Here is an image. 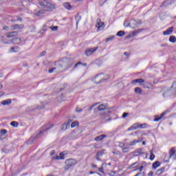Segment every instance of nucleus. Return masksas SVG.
<instances>
[{
  "instance_id": "obj_1",
  "label": "nucleus",
  "mask_w": 176,
  "mask_h": 176,
  "mask_svg": "<svg viewBox=\"0 0 176 176\" xmlns=\"http://www.w3.org/2000/svg\"><path fill=\"white\" fill-rule=\"evenodd\" d=\"M38 5H40V6H43L45 12H52L56 9V6H54V4H51L50 2H47L46 3L39 2Z\"/></svg>"
},
{
  "instance_id": "obj_2",
  "label": "nucleus",
  "mask_w": 176,
  "mask_h": 176,
  "mask_svg": "<svg viewBox=\"0 0 176 176\" xmlns=\"http://www.w3.org/2000/svg\"><path fill=\"white\" fill-rule=\"evenodd\" d=\"M98 111H104V113L107 115V113H112L115 111V109L113 107L108 108V106L102 104L98 107Z\"/></svg>"
},
{
  "instance_id": "obj_3",
  "label": "nucleus",
  "mask_w": 176,
  "mask_h": 176,
  "mask_svg": "<svg viewBox=\"0 0 176 176\" xmlns=\"http://www.w3.org/2000/svg\"><path fill=\"white\" fill-rule=\"evenodd\" d=\"M170 159L175 160V148H171L169 152V155L166 154L164 158V162H169Z\"/></svg>"
},
{
  "instance_id": "obj_4",
  "label": "nucleus",
  "mask_w": 176,
  "mask_h": 176,
  "mask_svg": "<svg viewBox=\"0 0 176 176\" xmlns=\"http://www.w3.org/2000/svg\"><path fill=\"white\" fill-rule=\"evenodd\" d=\"M176 84L175 82H174L170 90L167 91H165L164 94H163V97L166 98V97H168L169 96H171V93L173 92V94H176Z\"/></svg>"
},
{
  "instance_id": "obj_5",
  "label": "nucleus",
  "mask_w": 176,
  "mask_h": 176,
  "mask_svg": "<svg viewBox=\"0 0 176 176\" xmlns=\"http://www.w3.org/2000/svg\"><path fill=\"white\" fill-rule=\"evenodd\" d=\"M76 160L74 159L67 160H66V166L65 167V170H66V171H68V170H69V168L74 166H76Z\"/></svg>"
},
{
  "instance_id": "obj_6",
  "label": "nucleus",
  "mask_w": 176,
  "mask_h": 176,
  "mask_svg": "<svg viewBox=\"0 0 176 176\" xmlns=\"http://www.w3.org/2000/svg\"><path fill=\"white\" fill-rule=\"evenodd\" d=\"M55 68L56 69V72H61V70L63 68H65V62L64 61L56 62Z\"/></svg>"
},
{
  "instance_id": "obj_7",
  "label": "nucleus",
  "mask_w": 176,
  "mask_h": 176,
  "mask_svg": "<svg viewBox=\"0 0 176 176\" xmlns=\"http://www.w3.org/2000/svg\"><path fill=\"white\" fill-rule=\"evenodd\" d=\"M140 24H141V21L133 19L129 22V25L131 28H135L136 27H138Z\"/></svg>"
},
{
  "instance_id": "obj_8",
  "label": "nucleus",
  "mask_w": 176,
  "mask_h": 176,
  "mask_svg": "<svg viewBox=\"0 0 176 176\" xmlns=\"http://www.w3.org/2000/svg\"><path fill=\"white\" fill-rule=\"evenodd\" d=\"M53 126H54V124H52L43 126L40 131L39 135H42L45 131H47L48 130H50V129H52Z\"/></svg>"
},
{
  "instance_id": "obj_9",
  "label": "nucleus",
  "mask_w": 176,
  "mask_h": 176,
  "mask_svg": "<svg viewBox=\"0 0 176 176\" xmlns=\"http://www.w3.org/2000/svg\"><path fill=\"white\" fill-rule=\"evenodd\" d=\"M102 77H101V74H98L95 76L94 78L92 79L94 83L96 85H99V83H102Z\"/></svg>"
},
{
  "instance_id": "obj_10",
  "label": "nucleus",
  "mask_w": 176,
  "mask_h": 176,
  "mask_svg": "<svg viewBox=\"0 0 176 176\" xmlns=\"http://www.w3.org/2000/svg\"><path fill=\"white\" fill-rule=\"evenodd\" d=\"M96 27L98 28V30H103V28L105 27V24L101 21V19H98L96 21Z\"/></svg>"
},
{
  "instance_id": "obj_11",
  "label": "nucleus",
  "mask_w": 176,
  "mask_h": 176,
  "mask_svg": "<svg viewBox=\"0 0 176 176\" xmlns=\"http://www.w3.org/2000/svg\"><path fill=\"white\" fill-rule=\"evenodd\" d=\"M98 47H93V48H89L85 51V54L86 56H87L88 57L89 56H91V54H93V53H94L95 52L97 51Z\"/></svg>"
},
{
  "instance_id": "obj_12",
  "label": "nucleus",
  "mask_w": 176,
  "mask_h": 176,
  "mask_svg": "<svg viewBox=\"0 0 176 176\" xmlns=\"http://www.w3.org/2000/svg\"><path fill=\"white\" fill-rule=\"evenodd\" d=\"M168 111L163 112L160 116H156L155 118L154 119V122H159V120H161V119H163V117L166 116L167 115V113Z\"/></svg>"
},
{
  "instance_id": "obj_13",
  "label": "nucleus",
  "mask_w": 176,
  "mask_h": 176,
  "mask_svg": "<svg viewBox=\"0 0 176 176\" xmlns=\"http://www.w3.org/2000/svg\"><path fill=\"white\" fill-rule=\"evenodd\" d=\"M63 63H65V68H71L72 65H74V62L72 60H69V59H67Z\"/></svg>"
},
{
  "instance_id": "obj_14",
  "label": "nucleus",
  "mask_w": 176,
  "mask_h": 176,
  "mask_svg": "<svg viewBox=\"0 0 176 176\" xmlns=\"http://www.w3.org/2000/svg\"><path fill=\"white\" fill-rule=\"evenodd\" d=\"M104 153H105V150H102V151H98V153H96V160H101V156H102V155H104Z\"/></svg>"
},
{
  "instance_id": "obj_15",
  "label": "nucleus",
  "mask_w": 176,
  "mask_h": 176,
  "mask_svg": "<svg viewBox=\"0 0 176 176\" xmlns=\"http://www.w3.org/2000/svg\"><path fill=\"white\" fill-rule=\"evenodd\" d=\"M174 31V28H168L166 31L163 32V35L166 36V35H171Z\"/></svg>"
},
{
  "instance_id": "obj_16",
  "label": "nucleus",
  "mask_w": 176,
  "mask_h": 176,
  "mask_svg": "<svg viewBox=\"0 0 176 176\" xmlns=\"http://www.w3.org/2000/svg\"><path fill=\"white\" fill-rule=\"evenodd\" d=\"M132 85H137V83H145V80L142 78H138L132 80Z\"/></svg>"
},
{
  "instance_id": "obj_17",
  "label": "nucleus",
  "mask_w": 176,
  "mask_h": 176,
  "mask_svg": "<svg viewBox=\"0 0 176 176\" xmlns=\"http://www.w3.org/2000/svg\"><path fill=\"white\" fill-rule=\"evenodd\" d=\"M7 38H13L14 36H17V32L14 31L11 32H8L6 34Z\"/></svg>"
},
{
  "instance_id": "obj_18",
  "label": "nucleus",
  "mask_w": 176,
  "mask_h": 176,
  "mask_svg": "<svg viewBox=\"0 0 176 176\" xmlns=\"http://www.w3.org/2000/svg\"><path fill=\"white\" fill-rule=\"evenodd\" d=\"M140 166V162H135L133 164H131V165L129 166V168H130L131 170L133 168H137L138 166Z\"/></svg>"
},
{
  "instance_id": "obj_19",
  "label": "nucleus",
  "mask_w": 176,
  "mask_h": 176,
  "mask_svg": "<svg viewBox=\"0 0 176 176\" xmlns=\"http://www.w3.org/2000/svg\"><path fill=\"white\" fill-rule=\"evenodd\" d=\"M1 104L6 106V105H10L12 104V99H7L5 100L1 101Z\"/></svg>"
},
{
  "instance_id": "obj_20",
  "label": "nucleus",
  "mask_w": 176,
  "mask_h": 176,
  "mask_svg": "<svg viewBox=\"0 0 176 176\" xmlns=\"http://www.w3.org/2000/svg\"><path fill=\"white\" fill-rule=\"evenodd\" d=\"M175 0H166L162 3V6H167V5H173Z\"/></svg>"
},
{
  "instance_id": "obj_21",
  "label": "nucleus",
  "mask_w": 176,
  "mask_h": 176,
  "mask_svg": "<svg viewBox=\"0 0 176 176\" xmlns=\"http://www.w3.org/2000/svg\"><path fill=\"white\" fill-rule=\"evenodd\" d=\"M100 76L102 78V83H104L105 80H108V79H109V75L108 74H100Z\"/></svg>"
},
{
  "instance_id": "obj_22",
  "label": "nucleus",
  "mask_w": 176,
  "mask_h": 176,
  "mask_svg": "<svg viewBox=\"0 0 176 176\" xmlns=\"http://www.w3.org/2000/svg\"><path fill=\"white\" fill-rule=\"evenodd\" d=\"M104 138H107V135H100L95 138L94 141H102Z\"/></svg>"
},
{
  "instance_id": "obj_23",
  "label": "nucleus",
  "mask_w": 176,
  "mask_h": 176,
  "mask_svg": "<svg viewBox=\"0 0 176 176\" xmlns=\"http://www.w3.org/2000/svg\"><path fill=\"white\" fill-rule=\"evenodd\" d=\"M134 153L135 154V156H138L139 155H144V151H142V148H138L134 151Z\"/></svg>"
},
{
  "instance_id": "obj_24",
  "label": "nucleus",
  "mask_w": 176,
  "mask_h": 176,
  "mask_svg": "<svg viewBox=\"0 0 176 176\" xmlns=\"http://www.w3.org/2000/svg\"><path fill=\"white\" fill-rule=\"evenodd\" d=\"M63 6L67 10H72V6H71V4L69 3H64Z\"/></svg>"
},
{
  "instance_id": "obj_25",
  "label": "nucleus",
  "mask_w": 176,
  "mask_h": 176,
  "mask_svg": "<svg viewBox=\"0 0 176 176\" xmlns=\"http://www.w3.org/2000/svg\"><path fill=\"white\" fill-rule=\"evenodd\" d=\"M23 25L16 24L11 27L12 30H21L23 28Z\"/></svg>"
},
{
  "instance_id": "obj_26",
  "label": "nucleus",
  "mask_w": 176,
  "mask_h": 176,
  "mask_svg": "<svg viewBox=\"0 0 176 176\" xmlns=\"http://www.w3.org/2000/svg\"><path fill=\"white\" fill-rule=\"evenodd\" d=\"M137 129H138V124H135L128 129V131H134V130H137Z\"/></svg>"
},
{
  "instance_id": "obj_27",
  "label": "nucleus",
  "mask_w": 176,
  "mask_h": 176,
  "mask_svg": "<svg viewBox=\"0 0 176 176\" xmlns=\"http://www.w3.org/2000/svg\"><path fill=\"white\" fill-rule=\"evenodd\" d=\"M21 42V38H16L12 39V43H14V45H19Z\"/></svg>"
},
{
  "instance_id": "obj_28",
  "label": "nucleus",
  "mask_w": 176,
  "mask_h": 176,
  "mask_svg": "<svg viewBox=\"0 0 176 176\" xmlns=\"http://www.w3.org/2000/svg\"><path fill=\"white\" fill-rule=\"evenodd\" d=\"M140 142H141V141H140V140H133L132 142H130L128 144V145H129V146H134V145H135L136 144H138Z\"/></svg>"
},
{
  "instance_id": "obj_29",
  "label": "nucleus",
  "mask_w": 176,
  "mask_h": 176,
  "mask_svg": "<svg viewBox=\"0 0 176 176\" xmlns=\"http://www.w3.org/2000/svg\"><path fill=\"white\" fill-rule=\"evenodd\" d=\"M164 171H166V168L162 167L157 170V175H160L163 174V173H164Z\"/></svg>"
},
{
  "instance_id": "obj_30",
  "label": "nucleus",
  "mask_w": 176,
  "mask_h": 176,
  "mask_svg": "<svg viewBox=\"0 0 176 176\" xmlns=\"http://www.w3.org/2000/svg\"><path fill=\"white\" fill-rule=\"evenodd\" d=\"M157 167H160V162L159 161H157L153 164V168L154 170H156Z\"/></svg>"
},
{
  "instance_id": "obj_31",
  "label": "nucleus",
  "mask_w": 176,
  "mask_h": 176,
  "mask_svg": "<svg viewBox=\"0 0 176 176\" xmlns=\"http://www.w3.org/2000/svg\"><path fill=\"white\" fill-rule=\"evenodd\" d=\"M81 19H82V16H80V15H79V14H78L75 16V20H76V25H78L79 24V21H80Z\"/></svg>"
},
{
  "instance_id": "obj_32",
  "label": "nucleus",
  "mask_w": 176,
  "mask_h": 176,
  "mask_svg": "<svg viewBox=\"0 0 176 176\" xmlns=\"http://www.w3.org/2000/svg\"><path fill=\"white\" fill-rule=\"evenodd\" d=\"M135 93H136V94H142V89H141V88L138 87H135Z\"/></svg>"
},
{
  "instance_id": "obj_33",
  "label": "nucleus",
  "mask_w": 176,
  "mask_h": 176,
  "mask_svg": "<svg viewBox=\"0 0 176 176\" xmlns=\"http://www.w3.org/2000/svg\"><path fill=\"white\" fill-rule=\"evenodd\" d=\"M169 42L171 43H175L176 42V37L175 36H170L169 37Z\"/></svg>"
},
{
  "instance_id": "obj_34",
  "label": "nucleus",
  "mask_w": 176,
  "mask_h": 176,
  "mask_svg": "<svg viewBox=\"0 0 176 176\" xmlns=\"http://www.w3.org/2000/svg\"><path fill=\"white\" fill-rule=\"evenodd\" d=\"M141 31H142V30L141 29L135 30L134 32H132V36H136L137 35H138V34H140V32H141Z\"/></svg>"
},
{
  "instance_id": "obj_35",
  "label": "nucleus",
  "mask_w": 176,
  "mask_h": 176,
  "mask_svg": "<svg viewBox=\"0 0 176 176\" xmlns=\"http://www.w3.org/2000/svg\"><path fill=\"white\" fill-rule=\"evenodd\" d=\"M68 125H67V123H64L63 124H62L60 129L62 130V131H65V130H67V129H68Z\"/></svg>"
},
{
  "instance_id": "obj_36",
  "label": "nucleus",
  "mask_w": 176,
  "mask_h": 176,
  "mask_svg": "<svg viewBox=\"0 0 176 176\" xmlns=\"http://www.w3.org/2000/svg\"><path fill=\"white\" fill-rule=\"evenodd\" d=\"M76 126H79V122L76 121L73 122L71 124L72 129H74V127H76Z\"/></svg>"
},
{
  "instance_id": "obj_37",
  "label": "nucleus",
  "mask_w": 176,
  "mask_h": 176,
  "mask_svg": "<svg viewBox=\"0 0 176 176\" xmlns=\"http://www.w3.org/2000/svg\"><path fill=\"white\" fill-rule=\"evenodd\" d=\"M123 153H129L130 152V148L129 147H125L122 148Z\"/></svg>"
},
{
  "instance_id": "obj_38",
  "label": "nucleus",
  "mask_w": 176,
  "mask_h": 176,
  "mask_svg": "<svg viewBox=\"0 0 176 176\" xmlns=\"http://www.w3.org/2000/svg\"><path fill=\"white\" fill-rule=\"evenodd\" d=\"M10 125L12 126V127H17V126H19V122L13 121L10 123Z\"/></svg>"
},
{
  "instance_id": "obj_39",
  "label": "nucleus",
  "mask_w": 176,
  "mask_h": 176,
  "mask_svg": "<svg viewBox=\"0 0 176 176\" xmlns=\"http://www.w3.org/2000/svg\"><path fill=\"white\" fill-rule=\"evenodd\" d=\"M49 74H53V72H57V69H56V67H53L52 69H50L48 70Z\"/></svg>"
},
{
  "instance_id": "obj_40",
  "label": "nucleus",
  "mask_w": 176,
  "mask_h": 176,
  "mask_svg": "<svg viewBox=\"0 0 176 176\" xmlns=\"http://www.w3.org/2000/svg\"><path fill=\"white\" fill-rule=\"evenodd\" d=\"M150 160H155V154H153V151H150Z\"/></svg>"
},
{
  "instance_id": "obj_41",
  "label": "nucleus",
  "mask_w": 176,
  "mask_h": 176,
  "mask_svg": "<svg viewBox=\"0 0 176 176\" xmlns=\"http://www.w3.org/2000/svg\"><path fill=\"white\" fill-rule=\"evenodd\" d=\"M19 49V47H17V46L15 47H12L10 48V52L14 53L16 52V50H17Z\"/></svg>"
},
{
  "instance_id": "obj_42",
  "label": "nucleus",
  "mask_w": 176,
  "mask_h": 176,
  "mask_svg": "<svg viewBox=\"0 0 176 176\" xmlns=\"http://www.w3.org/2000/svg\"><path fill=\"white\" fill-rule=\"evenodd\" d=\"M124 31H119L117 33V36H124Z\"/></svg>"
},
{
  "instance_id": "obj_43",
  "label": "nucleus",
  "mask_w": 176,
  "mask_h": 176,
  "mask_svg": "<svg viewBox=\"0 0 176 176\" xmlns=\"http://www.w3.org/2000/svg\"><path fill=\"white\" fill-rule=\"evenodd\" d=\"M27 112H31L32 111H35V109L32 107H28L26 109Z\"/></svg>"
},
{
  "instance_id": "obj_44",
  "label": "nucleus",
  "mask_w": 176,
  "mask_h": 176,
  "mask_svg": "<svg viewBox=\"0 0 176 176\" xmlns=\"http://www.w3.org/2000/svg\"><path fill=\"white\" fill-rule=\"evenodd\" d=\"M138 170H139V171L141 173V171H142V170H144V166L142 165L139 168L134 169V171H137Z\"/></svg>"
},
{
  "instance_id": "obj_45",
  "label": "nucleus",
  "mask_w": 176,
  "mask_h": 176,
  "mask_svg": "<svg viewBox=\"0 0 176 176\" xmlns=\"http://www.w3.org/2000/svg\"><path fill=\"white\" fill-rule=\"evenodd\" d=\"M103 166H104V163L102 164L101 168H99V171H100V173H102V174H105V173H104V167H103Z\"/></svg>"
},
{
  "instance_id": "obj_46",
  "label": "nucleus",
  "mask_w": 176,
  "mask_h": 176,
  "mask_svg": "<svg viewBox=\"0 0 176 176\" xmlns=\"http://www.w3.org/2000/svg\"><path fill=\"white\" fill-rule=\"evenodd\" d=\"M113 39H115V36H111L109 38H107L106 42H109V41H113Z\"/></svg>"
},
{
  "instance_id": "obj_47",
  "label": "nucleus",
  "mask_w": 176,
  "mask_h": 176,
  "mask_svg": "<svg viewBox=\"0 0 176 176\" xmlns=\"http://www.w3.org/2000/svg\"><path fill=\"white\" fill-rule=\"evenodd\" d=\"M0 133L1 134H3V135H5V134L8 133V131L6 129H1Z\"/></svg>"
},
{
  "instance_id": "obj_48",
  "label": "nucleus",
  "mask_w": 176,
  "mask_h": 176,
  "mask_svg": "<svg viewBox=\"0 0 176 176\" xmlns=\"http://www.w3.org/2000/svg\"><path fill=\"white\" fill-rule=\"evenodd\" d=\"M50 28L52 30V31H57V30H58V26L50 27Z\"/></svg>"
},
{
  "instance_id": "obj_49",
  "label": "nucleus",
  "mask_w": 176,
  "mask_h": 176,
  "mask_svg": "<svg viewBox=\"0 0 176 176\" xmlns=\"http://www.w3.org/2000/svg\"><path fill=\"white\" fill-rule=\"evenodd\" d=\"M151 83L149 82H146L145 85H144V87H146V89H151Z\"/></svg>"
},
{
  "instance_id": "obj_50",
  "label": "nucleus",
  "mask_w": 176,
  "mask_h": 176,
  "mask_svg": "<svg viewBox=\"0 0 176 176\" xmlns=\"http://www.w3.org/2000/svg\"><path fill=\"white\" fill-rule=\"evenodd\" d=\"M44 11L41 10V11H38V12H36V16H42V14H43Z\"/></svg>"
},
{
  "instance_id": "obj_51",
  "label": "nucleus",
  "mask_w": 176,
  "mask_h": 176,
  "mask_svg": "<svg viewBox=\"0 0 176 176\" xmlns=\"http://www.w3.org/2000/svg\"><path fill=\"white\" fill-rule=\"evenodd\" d=\"M118 146L120 148H124V143H123V142H118Z\"/></svg>"
},
{
  "instance_id": "obj_52",
  "label": "nucleus",
  "mask_w": 176,
  "mask_h": 176,
  "mask_svg": "<svg viewBox=\"0 0 176 176\" xmlns=\"http://www.w3.org/2000/svg\"><path fill=\"white\" fill-rule=\"evenodd\" d=\"M52 159H53V160H61V158L58 155H56V157H53Z\"/></svg>"
},
{
  "instance_id": "obj_53",
  "label": "nucleus",
  "mask_w": 176,
  "mask_h": 176,
  "mask_svg": "<svg viewBox=\"0 0 176 176\" xmlns=\"http://www.w3.org/2000/svg\"><path fill=\"white\" fill-rule=\"evenodd\" d=\"M96 105H98V103H96V104H92V105L89 107V109L88 110H89V111H91V109H93V107H96Z\"/></svg>"
},
{
  "instance_id": "obj_54",
  "label": "nucleus",
  "mask_w": 176,
  "mask_h": 176,
  "mask_svg": "<svg viewBox=\"0 0 176 176\" xmlns=\"http://www.w3.org/2000/svg\"><path fill=\"white\" fill-rule=\"evenodd\" d=\"M127 116H129V113H124L122 114V118H123V119L127 118Z\"/></svg>"
},
{
  "instance_id": "obj_55",
  "label": "nucleus",
  "mask_w": 176,
  "mask_h": 176,
  "mask_svg": "<svg viewBox=\"0 0 176 176\" xmlns=\"http://www.w3.org/2000/svg\"><path fill=\"white\" fill-rule=\"evenodd\" d=\"M129 24H130V22L124 21V27H130V25H129Z\"/></svg>"
},
{
  "instance_id": "obj_56",
  "label": "nucleus",
  "mask_w": 176,
  "mask_h": 176,
  "mask_svg": "<svg viewBox=\"0 0 176 176\" xmlns=\"http://www.w3.org/2000/svg\"><path fill=\"white\" fill-rule=\"evenodd\" d=\"M59 157L63 160L64 159V154L63 153H60L59 154Z\"/></svg>"
},
{
  "instance_id": "obj_57",
  "label": "nucleus",
  "mask_w": 176,
  "mask_h": 176,
  "mask_svg": "<svg viewBox=\"0 0 176 176\" xmlns=\"http://www.w3.org/2000/svg\"><path fill=\"white\" fill-rule=\"evenodd\" d=\"M76 111V112L80 113L83 110L82 109L79 108V107H77Z\"/></svg>"
},
{
  "instance_id": "obj_58",
  "label": "nucleus",
  "mask_w": 176,
  "mask_h": 176,
  "mask_svg": "<svg viewBox=\"0 0 176 176\" xmlns=\"http://www.w3.org/2000/svg\"><path fill=\"white\" fill-rule=\"evenodd\" d=\"M72 121L71 120H69L68 121H67V123L66 124H67V126H68V127H69V126L71 125V122H72Z\"/></svg>"
},
{
  "instance_id": "obj_59",
  "label": "nucleus",
  "mask_w": 176,
  "mask_h": 176,
  "mask_svg": "<svg viewBox=\"0 0 176 176\" xmlns=\"http://www.w3.org/2000/svg\"><path fill=\"white\" fill-rule=\"evenodd\" d=\"M54 153H56V151L52 150V151L50 153V155L51 156H53V155H54Z\"/></svg>"
},
{
  "instance_id": "obj_60",
  "label": "nucleus",
  "mask_w": 176,
  "mask_h": 176,
  "mask_svg": "<svg viewBox=\"0 0 176 176\" xmlns=\"http://www.w3.org/2000/svg\"><path fill=\"white\" fill-rule=\"evenodd\" d=\"M82 63L80 62L77 63L75 65H74V68H76V67H78V65H80Z\"/></svg>"
},
{
  "instance_id": "obj_61",
  "label": "nucleus",
  "mask_w": 176,
  "mask_h": 176,
  "mask_svg": "<svg viewBox=\"0 0 176 176\" xmlns=\"http://www.w3.org/2000/svg\"><path fill=\"white\" fill-rule=\"evenodd\" d=\"M3 30H5L6 31H9V27L8 26H4Z\"/></svg>"
},
{
  "instance_id": "obj_62",
  "label": "nucleus",
  "mask_w": 176,
  "mask_h": 176,
  "mask_svg": "<svg viewBox=\"0 0 176 176\" xmlns=\"http://www.w3.org/2000/svg\"><path fill=\"white\" fill-rule=\"evenodd\" d=\"M43 108H45V106L44 105H42L41 107H37V109H43Z\"/></svg>"
},
{
  "instance_id": "obj_63",
  "label": "nucleus",
  "mask_w": 176,
  "mask_h": 176,
  "mask_svg": "<svg viewBox=\"0 0 176 176\" xmlns=\"http://www.w3.org/2000/svg\"><path fill=\"white\" fill-rule=\"evenodd\" d=\"M148 176H152L153 175V171H150L148 174Z\"/></svg>"
},
{
  "instance_id": "obj_64",
  "label": "nucleus",
  "mask_w": 176,
  "mask_h": 176,
  "mask_svg": "<svg viewBox=\"0 0 176 176\" xmlns=\"http://www.w3.org/2000/svg\"><path fill=\"white\" fill-rule=\"evenodd\" d=\"M115 174H116V173H115L114 171H113V172H111V173H109V175H110V176H113V175H115Z\"/></svg>"
}]
</instances>
